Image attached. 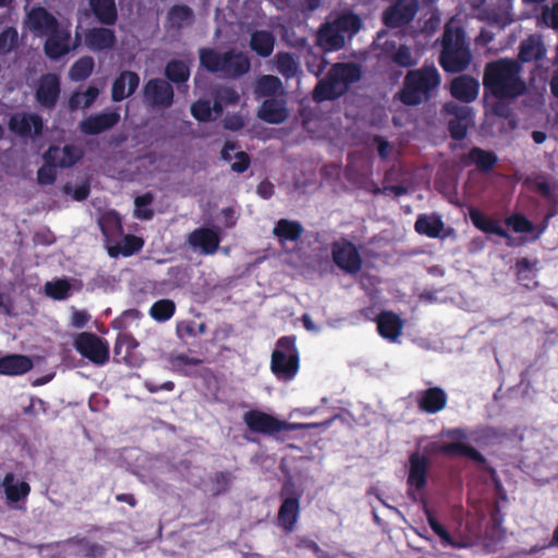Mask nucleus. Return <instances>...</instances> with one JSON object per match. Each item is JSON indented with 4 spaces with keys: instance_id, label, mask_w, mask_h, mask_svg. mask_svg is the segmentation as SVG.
Returning <instances> with one entry per match:
<instances>
[{
    "instance_id": "nucleus-22",
    "label": "nucleus",
    "mask_w": 558,
    "mask_h": 558,
    "mask_svg": "<svg viewBox=\"0 0 558 558\" xmlns=\"http://www.w3.org/2000/svg\"><path fill=\"white\" fill-rule=\"evenodd\" d=\"M83 150L73 145L66 144L62 148L58 146H50L44 154V159L52 161L59 168H70L83 158Z\"/></svg>"
},
{
    "instance_id": "nucleus-28",
    "label": "nucleus",
    "mask_w": 558,
    "mask_h": 558,
    "mask_svg": "<svg viewBox=\"0 0 558 558\" xmlns=\"http://www.w3.org/2000/svg\"><path fill=\"white\" fill-rule=\"evenodd\" d=\"M480 90L477 80L470 75H460L454 77L450 83L451 96L463 102H472L476 99Z\"/></svg>"
},
{
    "instance_id": "nucleus-49",
    "label": "nucleus",
    "mask_w": 558,
    "mask_h": 558,
    "mask_svg": "<svg viewBox=\"0 0 558 558\" xmlns=\"http://www.w3.org/2000/svg\"><path fill=\"white\" fill-rule=\"evenodd\" d=\"M95 66L94 59L89 56L78 58L69 70V77L73 82H82L89 77Z\"/></svg>"
},
{
    "instance_id": "nucleus-58",
    "label": "nucleus",
    "mask_w": 558,
    "mask_h": 558,
    "mask_svg": "<svg viewBox=\"0 0 558 558\" xmlns=\"http://www.w3.org/2000/svg\"><path fill=\"white\" fill-rule=\"evenodd\" d=\"M192 116L201 122L211 120V105L209 100L199 99L191 106Z\"/></svg>"
},
{
    "instance_id": "nucleus-33",
    "label": "nucleus",
    "mask_w": 558,
    "mask_h": 558,
    "mask_svg": "<svg viewBox=\"0 0 558 558\" xmlns=\"http://www.w3.org/2000/svg\"><path fill=\"white\" fill-rule=\"evenodd\" d=\"M316 43L324 51H337L344 47L345 39L333 23L323 24L316 35Z\"/></svg>"
},
{
    "instance_id": "nucleus-53",
    "label": "nucleus",
    "mask_w": 558,
    "mask_h": 558,
    "mask_svg": "<svg viewBox=\"0 0 558 558\" xmlns=\"http://www.w3.org/2000/svg\"><path fill=\"white\" fill-rule=\"evenodd\" d=\"M144 246V240L134 234H128L123 238L119 251L116 247L109 250L110 256L114 257L120 252L123 256L129 257L140 252Z\"/></svg>"
},
{
    "instance_id": "nucleus-16",
    "label": "nucleus",
    "mask_w": 558,
    "mask_h": 558,
    "mask_svg": "<svg viewBox=\"0 0 558 558\" xmlns=\"http://www.w3.org/2000/svg\"><path fill=\"white\" fill-rule=\"evenodd\" d=\"M9 130L21 136H39L43 133L44 121L37 113L16 112L10 117Z\"/></svg>"
},
{
    "instance_id": "nucleus-4",
    "label": "nucleus",
    "mask_w": 558,
    "mask_h": 558,
    "mask_svg": "<svg viewBox=\"0 0 558 558\" xmlns=\"http://www.w3.org/2000/svg\"><path fill=\"white\" fill-rule=\"evenodd\" d=\"M198 58L199 64L205 70L222 78H240L251 69L248 57L244 52L234 49L219 52L214 48H201Z\"/></svg>"
},
{
    "instance_id": "nucleus-46",
    "label": "nucleus",
    "mask_w": 558,
    "mask_h": 558,
    "mask_svg": "<svg viewBox=\"0 0 558 558\" xmlns=\"http://www.w3.org/2000/svg\"><path fill=\"white\" fill-rule=\"evenodd\" d=\"M99 89L96 86H89L85 92L75 90L69 99L70 111H76L80 108L90 107L97 99Z\"/></svg>"
},
{
    "instance_id": "nucleus-42",
    "label": "nucleus",
    "mask_w": 558,
    "mask_h": 558,
    "mask_svg": "<svg viewBox=\"0 0 558 558\" xmlns=\"http://www.w3.org/2000/svg\"><path fill=\"white\" fill-rule=\"evenodd\" d=\"M391 63L402 68H410L416 64V60L413 58L408 46L401 45L395 52H390L386 41V73L389 71Z\"/></svg>"
},
{
    "instance_id": "nucleus-55",
    "label": "nucleus",
    "mask_w": 558,
    "mask_h": 558,
    "mask_svg": "<svg viewBox=\"0 0 558 558\" xmlns=\"http://www.w3.org/2000/svg\"><path fill=\"white\" fill-rule=\"evenodd\" d=\"M154 202V195L150 192L137 196L134 201L135 216L143 220H149L154 217V210L149 207Z\"/></svg>"
},
{
    "instance_id": "nucleus-32",
    "label": "nucleus",
    "mask_w": 558,
    "mask_h": 558,
    "mask_svg": "<svg viewBox=\"0 0 558 558\" xmlns=\"http://www.w3.org/2000/svg\"><path fill=\"white\" fill-rule=\"evenodd\" d=\"M409 462L408 484L409 486L421 490L427 483V473L429 468L428 459L418 452H414L410 456Z\"/></svg>"
},
{
    "instance_id": "nucleus-34",
    "label": "nucleus",
    "mask_w": 558,
    "mask_h": 558,
    "mask_svg": "<svg viewBox=\"0 0 558 558\" xmlns=\"http://www.w3.org/2000/svg\"><path fill=\"white\" fill-rule=\"evenodd\" d=\"M272 233L279 244L284 245L287 242H298L304 233V228L298 220L281 218L275 223Z\"/></svg>"
},
{
    "instance_id": "nucleus-27",
    "label": "nucleus",
    "mask_w": 558,
    "mask_h": 558,
    "mask_svg": "<svg viewBox=\"0 0 558 558\" xmlns=\"http://www.w3.org/2000/svg\"><path fill=\"white\" fill-rule=\"evenodd\" d=\"M45 37L44 51L48 58L58 60L70 51V32L61 28L60 25L56 31L47 34Z\"/></svg>"
},
{
    "instance_id": "nucleus-48",
    "label": "nucleus",
    "mask_w": 558,
    "mask_h": 558,
    "mask_svg": "<svg viewBox=\"0 0 558 558\" xmlns=\"http://www.w3.org/2000/svg\"><path fill=\"white\" fill-rule=\"evenodd\" d=\"M175 308V303L172 300L161 299L153 303L149 315L154 320L165 323L173 317Z\"/></svg>"
},
{
    "instance_id": "nucleus-11",
    "label": "nucleus",
    "mask_w": 558,
    "mask_h": 558,
    "mask_svg": "<svg viewBox=\"0 0 558 558\" xmlns=\"http://www.w3.org/2000/svg\"><path fill=\"white\" fill-rule=\"evenodd\" d=\"M332 260L338 268L349 275H356L362 270L363 259L354 243L341 238L331 244Z\"/></svg>"
},
{
    "instance_id": "nucleus-38",
    "label": "nucleus",
    "mask_w": 558,
    "mask_h": 558,
    "mask_svg": "<svg viewBox=\"0 0 558 558\" xmlns=\"http://www.w3.org/2000/svg\"><path fill=\"white\" fill-rule=\"evenodd\" d=\"M276 38L269 31L257 29L251 34L250 47L260 58L269 57L275 47Z\"/></svg>"
},
{
    "instance_id": "nucleus-17",
    "label": "nucleus",
    "mask_w": 558,
    "mask_h": 558,
    "mask_svg": "<svg viewBox=\"0 0 558 558\" xmlns=\"http://www.w3.org/2000/svg\"><path fill=\"white\" fill-rule=\"evenodd\" d=\"M418 410L426 414H436L447 407V392L440 387H430L416 392Z\"/></svg>"
},
{
    "instance_id": "nucleus-2",
    "label": "nucleus",
    "mask_w": 558,
    "mask_h": 558,
    "mask_svg": "<svg viewBox=\"0 0 558 558\" xmlns=\"http://www.w3.org/2000/svg\"><path fill=\"white\" fill-rule=\"evenodd\" d=\"M362 77L361 65L355 62H338L331 65L326 76L313 90V99L317 102L335 100L344 95L350 86Z\"/></svg>"
},
{
    "instance_id": "nucleus-26",
    "label": "nucleus",
    "mask_w": 558,
    "mask_h": 558,
    "mask_svg": "<svg viewBox=\"0 0 558 558\" xmlns=\"http://www.w3.org/2000/svg\"><path fill=\"white\" fill-rule=\"evenodd\" d=\"M470 219L473 223V226L481 230L484 233L487 234H495L500 238H504L507 240L508 246H513V238L509 234V232L504 229L499 222L493 218L487 217L485 214H483L477 208H470L469 210Z\"/></svg>"
},
{
    "instance_id": "nucleus-60",
    "label": "nucleus",
    "mask_w": 558,
    "mask_h": 558,
    "mask_svg": "<svg viewBox=\"0 0 558 558\" xmlns=\"http://www.w3.org/2000/svg\"><path fill=\"white\" fill-rule=\"evenodd\" d=\"M542 19L548 27L558 31V3H554L551 8H545Z\"/></svg>"
},
{
    "instance_id": "nucleus-50",
    "label": "nucleus",
    "mask_w": 558,
    "mask_h": 558,
    "mask_svg": "<svg viewBox=\"0 0 558 558\" xmlns=\"http://www.w3.org/2000/svg\"><path fill=\"white\" fill-rule=\"evenodd\" d=\"M282 90V82L275 75H262L255 86V93L258 96L272 98Z\"/></svg>"
},
{
    "instance_id": "nucleus-3",
    "label": "nucleus",
    "mask_w": 558,
    "mask_h": 558,
    "mask_svg": "<svg viewBox=\"0 0 558 558\" xmlns=\"http://www.w3.org/2000/svg\"><path fill=\"white\" fill-rule=\"evenodd\" d=\"M440 81V74L434 65H423L420 69L410 70L399 92V99L407 106L427 102L434 96Z\"/></svg>"
},
{
    "instance_id": "nucleus-5",
    "label": "nucleus",
    "mask_w": 558,
    "mask_h": 558,
    "mask_svg": "<svg viewBox=\"0 0 558 558\" xmlns=\"http://www.w3.org/2000/svg\"><path fill=\"white\" fill-rule=\"evenodd\" d=\"M472 53L462 28L446 27L441 37L439 64L447 73H460L468 69Z\"/></svg>"
},
{
    "instance_id": "nucleus-44",
    "label": "nucleus",
    "mask_w": 558,
    "mask_h": 558,
    "mask_svg": "<svg viewBox=\"0 0 558 558\" xmlns=\"http://www.w3.org/2000/svg\"><path fill=\"white\" fill-rule=\"evenodd\" d=\"M544 45L534 38H529L520 44L519 59L522 62L539 61L545 56Z\"/></svg>"
},
{
    "instance_id": "nucleus-19",
    "label": "nucleus",
    "mask_w": 558,
    "mask_h": 558,
    "mask_svg": "<svg viewBox=\"0 0 558 558\" xmlns=\"http://www.w3.org/2000/svg\"><path fill=\"white\" fill-rule=\"evenodd\" d=\"M444 109L448 114L454 116V119H451L448 122L450 136L456 141L464 140L468 133V122L471 118V109L465 106H459L454 102H447L444 106Z\"/></svg>"
},
{
    "instance_id": "nucleus-8",
    "label": "nucleus",
    "mask_w": 558,
    "mask_h": 558,
    "mask_svg": "<svg viewBox=\"0 0 558 558\" xmlns=\"http://www.w3.org/2000/svg\"><path fill=\"white\" fill-rule=\"evenodd\" d=\"M280 498L277 524L286 533H291L295 530L300 518L302 492L298 490L292 481H287L281 487Z\"/></svg>"
},
{
    "instance_id": "nucleus-23",
    "label": "nucleus",
    "mask_w": 558,
    "mask_h": 558,
    "mask_svg": "<svg viewBox=\"0 0 558 558\" xmlns=\"http://www.w3.org/2000/svg\"><path fill=\"white\" fill-rule=\"evenodd\" d=\"M140 75L136 72L124 70L113 81L111 99L120 102L132 96L140 85Z\"/></svg>"
},
{
    "instance_id": "nucleus-40",
    "label": "nucleus",
    "mask_w": 558,
    "mask_h": 558,
    "mask_svg": "<svg viewBox=\"0 0 558 558\" xmlns=\"http://www.w3.org/2000/svg\"><path fill=\"white\" fill-rule=\"evenodd\" d=\"M444 227L445 225L438 216L420 215L414 223V229L418 234L432 239L440 236Z\"/></svg>"
},
{
    "instance_id": "nucleus-54",
    "label": "nucleus",
    "mask_w": 558,
    "mask_h": 558,
    "mask_svg": "<svg viewBox=\"0 0 558 558\" xmlns=\"http://www.w3.org/2000/svg\"><path fill=\"white\" fill-rule=\"evenodd\" d=\"M46 294L53 300H65L70 295L71 284L66 279H58L54 281H48L45 284Z\"/></svg>"
},
{
    "instance_id": "nucleus-31",
    "label": "nucleus",
    "mask_w": 558,
    "mask_h": 558,
    "mask_svg": "<svg viewBox=\"0 0 558 558\" xmlns=\"http://www.w3.org/2000/svg\"><path fill=\"white\" fill-rule=\"evenodd\" d=\"M289 117L287 102L283 99L267 98L262 102L258 118L270 124H280Z\"/></svg>"
},
{
    "instance_id": "nucleus-62",
    "label": "nucleus",
    "mask_w": 558,
    "mask_h": 558,
    "mask_svg": "<svg viewBox=\"0 0 558 558\" xmlns=\"http://www.w3.org/2000/svg\"><path fill=\"white\" fill-rule=\"evenodd\" d=\"M217 94L227 106L234 105L240 100V95L233 87H223Z\"/></svg>"
},
{
    "instance_id": "nucleus-29",
    "label": "nucleus",
    "mask_w": 558,
    "mask_h": 558,
    "mask_svg": "<svg viewBox=\"0 0 558 558\" xmlns=\"http://www.w3.org/2000/svg\"><path fill=\"white\" fill-rule=\"evenodd\" d=\"M85 45L93 51L112 49L117 37L114 31L108 27H93L87 29L84 36Z\"/></svg>"
},
{
    "instance_id": "nucleus-21",
    "label": "nucleus",
    "mask_w": 558,
    "mask_h": 558,
    "mask_svg": "<svg viewBox=\"0 0 558 558\" xmlns=\"http://www.w3.org/2000/svg\"><path fill=\"white\" fill-rule=\"evenodd\" d=\"M138 342L126 332H120L116 339L113 354L118 363H124L130 366H136L140 363L137 354Z\"/></svg>"
},
{
    "instance_id": "nucleus-63",
    "label": "nucleus",
    "mask_w": 558,
    "mask_h": 558,
    "mask_svg": "<svg viewBox=\"0 0 558 558\" xmlns=\"http://www.w3.org/2000/svg\"><path fill=\"white\" fill-rule=\"evenodd\" d=\"M90 320V315L83 310H74L71 324L75 328H83Z\"/></svg>"
},
{
    "instance_id": "nucleus-56",
    "label": "nucleus",
    "mask_w": 558,
    "mask_h": 558,
    "mask_svg": "<svg viewBox=\"0 0 558 558\" xmlns=\"http://www.w3.org/2000/svg\"><path fill=\"white\" fill-rule=\"evenodd\" d=\"M19 33L14 27H7L0 33V53L7 54L17 47Z\"/></svg>"
},
{
    "instance_id": "nucleus-20",
    "label": "nucleus",
    "mask_w": 558,
    "mask_h": 558,
    "mask_svg": "<svg viewBox=\"0 0 558 558\" xmlns=\"http://www.w3.org/2000/svg\"><path fill=\"white\" fill-rule=\"evenodd\" d=\"M120 121L117 111L92 114L80 122V131L86 135H98L112 129Z\"/></svg>"
},
{
    "instance_id": "nucleus-59",
    "label": "nucleus",
    "mask_w": 558,
    "mask_h": 558,
    "mask_svg": "<svg viewBox=\"0 0 558 558\" xmlns=\"http://www.w3.org/2000/svg\"><path fill=\"white\" fill-rule=\"evenodd\" d=\"M231 480H232V474L230 472L221 471V472L215 473V475L213 477V485H214L213 494L215 496H218V495H221V494H225L226 492H228L230 488Z\"/></svg>"
},
{
    "instance_id": "nucleus-43",
    "label": "nucleus",
    "mask_w": 558,
    "mask_h": 558,
    "mask_svg": "<svg viewBox=\"0 0 558 558\" xmlns=\"http://www.w3.org/2000/svg\"><path fill=\"white\" fill-rule=\"evenodd\" d=\"M191 75L190 66L182 60H170L165 68V76L171 84H182L189 81Z\"/></svg>"
},
{
    "instance_id": "nucleus-25",
    "label": "nucleus",
    "mask_w": 558,
    "mask_h": 558,
    "mask_svg": "<svg viewBox=\"0 0 558 558\" xmlns=\"http://www.w3.org/2000/svg\"><path fill=\"white\" fill-rule=\"evenodd\" d=\"M498 162V157L494 151L485 150L481 147H472L468 154L460 156V163L463 167L475 165L482 173L490 172Z\"/></svg>"
},
{
    "instance_id": "nucleus-18",
    "label": "nucleus",
    "mask_w": 558,
    "mask_h": 558,
    "mask_svg": "<svg viewBox=\"0 0 558 558\" xmlns=\"http://www.w3.org/2000/svg\"><path fill=\"white\" fill-rule=\"evenodd\" d=\"M219 233L210 228H196L187 234L186 243L193 250L199 248L205 255H213L220 244Z\"/></svg>"
},
{
    "instance_id": "nucleus-37",
    "label": "nucleus",
    "mask_w": 558,
    "mask_h": 558,
    "mask_svg": "<svg viewBox=\"0 0 558 558\" xmlns=\"http://www.w3.org/2000/svg\"><path fill=\"white\" fill-rule=\"evenodd\" d=\"M505 223L515 233H534L532 241L538 240L546 228V226H543L542 228L537 229L525 215L520 213H514L506 217Z\"/></svg>"
},
{
    "instance_id": "nucleus-64",
    "label": "nucleus",
    "mask_w": 558,
    "mask_h": 558,
    "mask_svg": "<svg viewBox=\"0 0 558 558\" xmlns=\"http://www.w3.org/2000/svg\"><path fill=\"white\" fill-rule=\"evenodd\" d=\"M172 365L175 367H180L182 365H189V366H198L203 363V361L198 357H191L185 354H179L174 356L172 360Z\"/></svg>"
},
{
    "instance_id": "nucleus-61",
    "label": "nucleus",
    "mask_w": 558,
    "mask_h": 558,
    "mask_svg": "<svg viewBox=\"0 0 558 558\" xmlns=\"http://www.w3.org/2000/svg\"><path fill=\"white\" fill-rule=\"evenodd\" d=\"M236 161L231 165V170L236 173H243L245 172L250 165H251V158L247 153L245 151H238L234 155Z\"/></svg>"
},
{
    "instance_id": "nucleus-36",
    "label": "nucleus",
    "mask_w": 558,
    "mask_h": 558,
    "mask_svg": "<svg viewBox=\"0 0 558 558\" xmlns=\"http://www.w3.org/2000/svg\"><path fill=\"white\" fill-rule=\"evenodd\" d=\"M89 7L100 24L112 26L117 23L118 10L114 0H89Z\"/></svg>"
},
{
    "instance_id": "nucleus-52",
    "label": "nucleus",
    "mask_w": 558,
    "mask_h": 558,
    "mask_svg": "<svg viewBox=\"0 0 558 558\" xmlns=\"http://www.w3.org/2000/svg\"><path fill=\"white\" fill-rule=\"evenodd\" d=\"M404 327V320L396 313L386 311V340L399 343Z\"/></svg>"
},
{
    "instance_id": "nucleus-14",
    "label": "nucleus",
    "mask_w": 558,
    "mask_h": 558,
    "mask_svg": "<svg viewBox=\"0 0 558 558\" xmlns=\"http://www.w3.org/2000/svg\"><path fill=\"white\" fill-rule=\"evenodd\" d=\"M25 24L37 37H44L60 25L58 19L44 7H33L26 14Z\"/></svg>"
},
{
    "instance_id": "nucleus-47",
    "label": "nucleus",
    "mask_w": 558,
    "mask_h": 558,
    "mask_svg": "<svg viewBox=\"0 0 558 558\" xmlns=\"http://www.w3.org/2000/svg\"><path fill=\"white\" fill-rule=\"evenodd\" d=\"M427 517V522L432 531L439 537L442 546H449L453 548L464 547V544L457 542L453 539L448 530L442 525L430 510L425 511Z\"/></svg>"
},
{
    "instance_id": "nucleus-35",
    "label": "nucleus",
    "mask_w": 558,
    "mask_h": 558,
    "mask_svg": "<svg viewBox=\"0 0 558 558\" xmlns=\"http://www.w3.org/2000/svg\"><path fill=\"white\" fill-rule=\"evenodd\" d=\"M538 259L531 260L526 257L517 259L514 264L515 278L518 282L526 289H535L538 287L536 281Z\"/></svg>"
},
{
    "instance_id": "nucleus-6",
    "label": "nucleus",
    "mask_w": 558,
    "mask_h": 558,
    "mask_svg": "<svg viewBox=\"0 0 558 558\" xmlns=\"http://www.w3.org/2000/svg\"><path fill=\"white\" fill-rule=\"evenodd\" d=\"M270 369L281 381L292 380L300 369V354L294 336L278 339L271 353Z\"/></svg>"
},
{
    "instance_id": "nucleus-15",
    "label": "nucleus",
    "mask_w": 558,
    "mask_h": 558,
    "mask_svg": "<svg viewBox=\"0 0 558 558\" xmlns=\"http://www.w3.org/2000/svg\"><path fill=\"white\" fill-rule=\"evenodd\" d=\"M420 8L418 0H396L386 9V27H402L413 21Z\"/></svg>"
},
{
    "instance_id": "nucleus-39",
    "label": "nucleus",
    "mask_w": 558,
    "mask_h": 558,
    "mask_svg": "<svg viewBox=\"0 0 558 558\" xmlns=\"http://www.w3.org/2000/svg\"><path fill=\"white\" fill-rule=\"evenodd\" d=\"M168 22L177 31L193 24L195 15L192 8L186 4H174L168 11Z\"/></svg>"
},
{
    "instance_id": "nucleus-51",
    "label": "nucleus",
    "mask_w": 558,
    "mask_h": 558,
    "mask_svg": "<svg viewBox=\"0 0 558 558\" xmlns=\"http://www.w3.org/2000/svg\"><path fill=\"white\" fill-rule=\"evenodd\" d=\"M69 544L81 547L84 550L85 558H104L106 547L98 543H93L86 537L73 536L66 541Z\"/></svg>"
},
{
    "instance_id": "nucleus-10",
    "label": "nucleus",
    "mask_w": 558,
    "mask_h": 558,
    "mask_svg": "<svg viewBox=\"0 0 558 558\" xmlns=\"http://www.w3.org/2000/svg\"><path fill=\"white\" fill-rule=\"evenodd\" d=\"M75 350L95 365H105L109 361L108 341L94 332H81L74 338Z\"/></svg>"
},
{
    "instance_id": "nucleus-24",
    "label": "nucleus",
    "mask_w": 558,
    "mask_h": 558,
    "mask_svg": "<svg viewBox=\"0 0 558 558\" xmlns=\"http://www.w3.org/2000/svg\"><path fill=\"white\" fill-rule=\"evenodd\" d=\"M1 488L3 489L7 505L9 506L25 501L32 489L27 482L16 480L13 472L5 473L1 481Z\"/></svg>"
},
{
    "instance_id": "nucleus-12",
    "label": "nucleus",
    "mask_w": 558,
    "mask_h": 558,
    "mask_svg": "<svg viewBox=\"0 0 558 558\" xmlns=\"http://www.w3.org/2000/svg\"><path fill=\"white\" fill-rule=\"evenodd\" d=\"M143 99L153 108H169L174 100V90L167 80L150 78L143 86Z\"/></svg>"
},
{
    "instance_id": "nucleus-30",
    "label": "nucleus",
    "mask_w": 558,
    "mask_h": 558,
    "mask_svg": "<svg viewBox=\"0 0 558 558\" xmlns=\"http://www.w3.org/2000/svg\"><path fill=\"white\" fill-rule=\"evenodd\" d=\"M33 367L34 363L27 355L11 353L0 357L1 376H22Z\"/></svg>"
},
{
    "instance_id": "nucleus-9",
    "label": "nucleus",
    "mask_w": 558,
    "mask_h": 558,
    "mask_svg": "<svg viewBox=\"0 0 558 558\" xmlns=\"http://www.w3.org/2000/svg\"><path fill=\"white\" fill-rule=\"evenodd\" d=\"M444 435L453 441L441 444L437 450L439 453L445 456L466 457L481 466L487 463L486 458L477 449L463 442L468 439L465 429L461 427L450 428L445 430Z\"/></svg>"
},
{
    "instance_id": "nucleus-45",
    "label": "nucleus",
    "mask_w": 558,
    "mask_h": 558,
    "mask_svg": "<svg viewBox=\"0 0 558 558\" xmlns=\"http://www.w3.org/2000/svg\"><path fill=\"white\" fill-rule=\"evenodd\" d=\"M275 63L278 72L287 80L295 77L299 73V62L290 52H278L275 56Z\"/></svg>"
},
{
    "instance_id": "nucleus-41",
    "label": "nucleus",
    "mask_w": 558,
    "mask_h": 558,
    "mask_svg": "<svg viewBox=\"0 0 558 558\" xmlns=\"http://www.w3.org/2000/svg\"><path fill=\"white\" fill-rule=\"evenodd\" d=\"M335 27L344 37L352 38L362 27V21L353 12H343L332 21Z\"/></svg>"
},
{
    "instance_id": "nucleus-7",
    "label": "nucleus",
    "mask_w": 558,
    "mask_h": 558,
    "mask_svg": "<svg viewBox=\"0 0 558 558\" xmlns=\"http://www.w3.org/2000/svg\"><path fill=\"white\" fill-rule=\"evenodd\" d=\"M243 421L252 433L266 436H275L282 432L306 430L324 425L322 423L287 422L257 409L245 412Z\"/></svg>"
},
{
    "instance_id": "nucleus-57",
    "label": "nucleus",
    "mask_w": 558,
    "mask_h": 558,
    "mask_svg": "<svg viewBox=\"0 0 558 558\" xmlns=\"http://www.w3.org/2000/svg\"><path fill=\"white\" fill-rule=\"evenodd\" d=\"M57 165L45 160V165L37 171V181L41 185L52 184L57 179Z\"/></svg>"
},
{
    "instance_id": "nucleus-1",
    "label": "nucleus",
    "mask_w": 558,
    "mask_h": 558,
    "mask_svg": "<svg viewBox=\"0 0 558 558\" xmlns=\"http://www.w3.org/2000/svg\"><path fill=\"white\" fill-rule=\"evenodd\" d=\"M521 66L511 59H498L488 62L484 69V89L498 99H513L525 92V84L520 78Z\"/></svg>"
},
{
    "instance_id": "nucleus-13",
    "label": "nucleus",
    "mask_w": 558,
    "mask_h": 558,
    "mask_svg": "<svg viewBox=\"0 0 558 558\" xmlns=\"http://www.w3.org/2000/svg\"><path fill=\"white\" fill-rule=\"evenodd\" d=\"M61 83L54 73L43 74L36 86L35 99L45 109H53L60 98Z\"/></svg>"
}]
</instances>
